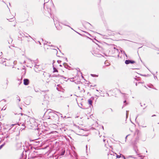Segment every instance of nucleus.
<instances>
[{"label": "nucleus", "instance_id": "obj_1", "mask_svg": "<svg viewBox=\"0 0 159 159\" xmlns=\"http://www.w3.org/2000/svg\"><path fill=\"white\" fill-rule=\"evenodd\" d=\"M24 84L25 85H27L29 84V80L27 79H25L24 80Z\"/></svg>", "mask_w": 159, "mask_h": 159}, {"label": "nucleus", "instance_id": "obj_2", "mask_svg": "<svg viewBox=\"0 0 159 159\" xmlns=\"http://www.w3.org/2000/svg\"><path fill=\"white\" fill-rule=\"evenodd\" d=\"M134 62V61H131L130 60H126L125 61V63L126 64H128L130 63H133Z\"/></svg>", "mask_w": 159, "mask_h": 159}, {"label": "nucleus", "instance_id": "obj_3", "mask_svg": "<svg viewBox=\"0 0 159 159\" xmlns=\"http://www.w3.org/2000/svg\"><path fill=\"white\" fill-rule=\"evenodd\" d=\"M120 155H117L116 156V157L117 158H120Z\"/></svg>", "mask_w": 159, "mask_h": 159}]
</instances>
